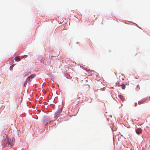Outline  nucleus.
Segmentation results:
<instances>
[{"instance_id": "obj_1", "label": "nucleus", "mask_w": 150, "mask_h": 150, "mask_svg": "<svg viewBox=\"0 0 150 150\" xmlns=\"http://www.w3.org/2000/svg\"><path fill=\"white\" fill-rule=\"evenodd\" d=\"M51 122L50 118L47 116H44L42 120L43 124L45 126H46L48 123Z\"/></svg>"}, {"instance_id": "obj_2", "label": "nucleus", "mask_w": 150, "mask_h": 150, "mask_svg": "<svg viewBox=\"0 0 150 150\" xmlns=\"http://www.w3.org/2000/svg\"><path fill=\"white\" fill-rule=\"evenodd\" d=\"M15 142L14 138H11L10 139H7L6 142L8 144L10 147H12L14 145Z\"/></svg>"}, {"instance_id": "obj_3", "label": "nucleus", "mask_w": 150, "mask_h": 150, "mask_svg": "<svg viewBox=\"0 0 150 150\" xmlns=\"http://www.w3.org/2000/svg\"><path fill=\"white\" fill-rule=\"evenodd\" d=\"M62 108H59V109H58V110L56 111V112L55 113L54 115V118H57L59 117V115L62 111Z\"/></svg>"}, {"instance_id": "obj_4", "label": "nucleus", "mask_w": 150, "mask_h": 150, "mask_svg": "<svg viewBox=\"0 0 150 150\" xmlns=\"http://www.w3.org/2000/svg\"><path fill=\"white\" fill-rule=\"evenodd\" d=\"M142 129L140 128H138L135 130L136 133L138 134L141 133L142 132Z\"/></svg>"}, {"instance_id": "obj_5", "label": "nucleus", "mask_w": 150, "mask_h": 150, "mask_svg": "<svg viewBox=\"0 0 150 150\" xmlns=\"http://www.w3.org/2000/svg\"><path fill=\"white\" fill-rule=\"evenodd\" d=\"M147 99L146 98H144L142 99L141 100L139 101L138 102V104H142V103L146 101Z\"/></svg>"}, {"instance_id": "obj_6", "label": "nucleus", "mask_w": 150, "mask_h": 150, "mask_svg": "<svg viewBox=\"0 0 150 150\" xmlns=\"http://www.w3.org/2000/svg\"><path fill=\"white\" fill-rule=\"evenodd\" d=\"M14 59L16 61L18 62L20 61L21 60V59L19 57L17 56L15 57Z\"/></svg>"}, {"instance_id": "obj_7", "label": "nucleus", "mask_w": 150, "mask_h": 150, "mask_svg": "<svg viewBox=\"0 0 150 150\" xmlns=\"http://www.w3.org/2000/svg\"><path fill=\"white\" fill-rule=\"evenodd\" d=\"M118 96L122 101H123L125 100L124 98L122 95H119Z\"/></svg>"}, {"instance_id": "obj_8", "label": "nucleus", "mask_w": 150, "mask_h": 150, "mask_svg": "<svg viewBox=\"0 0 150 150\" xmlns=\"http://www.w3.org/2000/svg\"><path fill=\"white\" fill-rule=\"evenodd\" d=\"M35 77V75L34 74H32L30 75V76H28V78H31V79H32L34 78Z\"/></svg>"}, {"instance_id": "obj_9", "label": "nucleus", "mask_w": 150, "mask_h": 150, "mask_svg": "<svg viewBox=\"0 0 150 150\" xmlns=\"http://www.w3.org/2000/svg\"><path fill=\"white\" fill-rule=\"evenodd\" d=\"M30 73V72H27L25 73L23 75V76H28Z\"/></svg>"}, {"instance_id": "obj_10", "label": "nucleus", "mask_w": 150, "mask_h": 150, "mask_svg": "<svg viewBox=\"0 0 150 150\" xmlns=\"http://www.w3.org/2000/svg\"><path fill=\"white\" fill-rule=\"evenodd\" d=\"M125 84H123L122 85V88L123 89H125Z\"/></svg>"}, {"instance_id": "obj_11", "label": "nucleus", "mask_w": 150, "mask_h": 150, "mask_svg": "<svg viewBox=\"0 0 150 150\" xmlns=\"http://www.w3.org/2000/svg\"><path fill=\"white\" fill-rule=\"evenodd\" d=\"M26 56H27L25 55L24 56H21V58H23L24 57L25 58V57H26Z\"/></svg>"}, {"instance_id": "obj_12", "label": "nucleus", "mask_w": 150, "mask_h": 150, "mask_svg": "<svg viewBox=\"0 0 150 150\" xmlns=\"http://www.w3.org/2000/svg\"><path fill=\"white\" fill-rule=\"evenodd\" d=\"M31 79H28V82H31Z\"/></svg>"}, {"instance_id": "obj_13", "label": "nucleus", "mask_w": 150, "mask_h": 150, "mask_svg": "<svg viewBox=\"0 0 150 150\" xmlns=\"http://www.w3.org/2000/svg\"><path fill=\"white\" fill-rule=\"evenodd\" d=\"M27 83V81H25L24 83V85L25 86V85H26Z\"/></svg>"}, {"instance_id": "obj_14", "label": "nucleus", "mask_w": 150, "mask_h": 150, "mask_svg": "<svg viewBox=\"0 0 150 150\" xmlns=\"http://www.w3.org/2000/svg\"><path fill=\"white\" fill-rule=\"evenodd\" d=\"M137 103H135V106H137Z\"/></svg>"}, {"instance_id": "obj_15", "label": "nucleus", "mask_w": 150, "mask_h": 150, "mask_svg": "<svg viewBox=\"0 0 150 150\" xmlns=\"http://www.w3.org/2000/svg\"><path fill=\"white\" fill-rule=\"evenodd\" d=\"M110 117H112V115H110Z\"/></svg>"}, {"instance_id": "obj_16", "label": "nucleus", "mask_w": 150, "mask_h": 150, "mask_svg": "<svg viewBox=\"0 0 150 150\" xmlns=\"http://www.w3.org/2000/svg\"><path fill=\"white\" fill-rule=\"evenodd\" d=\"M109 119V118H108V120Z\"/></svg>"}]
</instances>
